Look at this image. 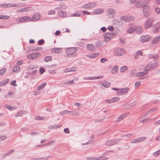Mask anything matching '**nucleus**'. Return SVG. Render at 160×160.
Here are the masks:
<instances>
[{
	"label": "nucleus",
	"mask_w": 160,
	"mask_h": 160,
	"mask_svg": "<svg viewBox=\"0 0 160 160\" xmlns=\"http://www.w3.org/2000/svg\"><path fill=\"white\" fill-rule=\"evenodd\" d=\"M87 48L90 51L93 52L95 51L94 46L92 44H88L87 45Z\"/></svg>",
	"instance_id": "16"
},
{
	"label": "nucleus",
	"mask_w": 160,
	"mask_h": 160,
	"mask_svg": "<svg viewBox=\"0 0 160 160\" xmlns=\"http://www.w3.org/2000/svg\"><path fill=\"white\" fill-rule=\"evenodd\" d=\"M138 138L140 142H141L143 141L144 140L146 139V138L145 137H142Z\"/></svg>",
	"instance_id": "64"
},
{
	"label": "nucleus",
	"mask_w": 160,
	"mask_h": 160,
	"mask_svg": "<svg viewBox=\"0 0 160 160\" xmlns=\"http://www.w3.org/2000/svg\"><path fill=\"white\" fill-rule=\"evenodd\" d=\"M155 11L158 14H160V8L157 7L155 9Z\"/></svg>",
	"instance_id": "50"
},
{
	"label": "nucleus",
	"mask_w": 160,
	"mask_h": 160,
	"mask_svg": "<svg viewBox=\"0 0 160 160\" xmlns=\"http://www.w3.org/2000/svg\"><path fill=\"white\" fill-rule=\"evenodd\" d=\"M6 71V68H4L0 70V76L2 75Z\"/></svg>",
	"instance_id": "46"
},
{
	"label": "nucleus",
	"mask_w": 160,
	"mask_h": 160,
	"mask_svg": "<svg viewBox=\"0 0 160 160\" xmlns=\"http://www.w3.org/2000/svg\"><path fill=\"white\" fill-rule=\"evenodd\" d=\"M89 3L90 8L94 7L97 4L95 2H92V3Z\"/></svg>",
	"instance_id": "56"
},
{
	"label": "nucleus",
	"mask_w": 160,
	"mask_h": 160,
	"mask_svg": "<svg viewBox=\"0 0 160 160\" xmlns=\"http://www.w3.org/2000/svg\"><path fill=\"white\" fill-rule=\"evenodd\" d=\"M119 99L120 98L119 97H114L111 99V103L119 101Z\"/></svg>",
	"instance_id": "37"
},
{
	"label": "nucleus",
	"mask_w": 160,
	"mask_h": 160,
	"mask_svg": "<svg viewBox=\"0 0 160 160\" xmlns=\"http://www.w3.org/2000/svg\"><path fill=\"white\" fill-rule=\"evenodd\" d=\"M52 59V57L50 56H48L45 57L44 58V61L46 62H48L51 61Z\"/></svg>",
	"instance_id": "38"
},
{
	"label": "nucleus",
	"mask_w": 160,
	"mask_h": 160,
	"mask_svg": "<svg viewBox=\"0 0 160 160\" xmlns=\"http://www.w3.org/2000/svg\"><path fill=\"white\" fill-rule=\"evenodd\" d=\"M119 139L112 140H111V145H113L119 142Z\"/></svg>",
	"instance_id": "39"
},
{
	"label": "nucleus",
	"mask_w": 160,
	"mask_h": 160,
	"mask_svg": "<svg viewBox=\"0 0 160 160\" xmlns=\"http://www.w3.org/2000/svg\"><path fill=\"white\" fill-rule=\"evenodd\" d=\"M58 15L61 17H65L66 16L67 14L64 11H61L58 12Z\"/></svg>",
	"instance_id": "26"
},
{
	"label": "nucleus",
	"mask_w": 160,
	"mask_h": 160,
	"mask_svg": "<svg viewBox=\"0 0 160 160\" xmlns=\"http://www.w3.org/2000/svg\"><path fill=\"white\" fill-rule=\"evenodd\" d=\"M112 23L114 24H115L117 26V24L118 23V21L114 19L112 21Z\"/></svg>",
	"instance_id": "62"
},
{
	"label": "nucleus",
	"mask_w": 160,
	"mask_h": 160,
	"mask_svg": "<svg viewBox=\"0 0 160 160\" xmlns=\"http://www.w3.org/2000/svg\"><path fill=\"white\" fill-rule=\"evenodd\" d=\"M70 72L76 71L77 70V68L75 67H73L70 68Z\"/></svg>",
	"instance_id": "61"
},
{
	"label": "nucleus",
	"mask_w": 160,
	"mask_h": 160,
	"mask_svg": "<svg viewBox=\"0 0 160 160\" xmlns=\"http://www.w3.org/2000/svg\"><path fill=\"white\" fill-rule=\"evenodd\" d=\"M71 115L73 116H78L79 115V112L76 111H70Z\"/></svg>",
	"instance_id": "35"
},
{
	"label": "nucleus",
	"mask_w": 160,
	"mask_h": 160,
	"mask_svg": "<svg viewBox=\"0 0 160 160\" xmlns=\"http://www.w3.org/2000/svg\"><path fill=\"white\" fill-rule=\"evenodd\" d=\"M160 154V149L157 152H154L153 153V155L155 156H157Z\"/></svg>",
	"instance_id": "60"
},
{
	"label": "nucleus",
	"mask_w": 160,
	"mask_h": 160,
	"mask_svg": "<svg viewBox=\"0 0 160 160\" xmlns=\"http://www.w3.org/2000/svg\"><path fill=\"white\" fill-rule=\"evenodd\" d=\"M20 67L18 66H14L13 68V71L14 72H17L20 71Z\"/></svg>",
	"instance_id": "32"
},
{
	"label": "nucleus",
	"mask_w": 160,
	"mask_h": 160,
	"mask_svg": "<svg viewBox=\"0 0 160 160\" xmlns=\"http://www.w3.org/2000/svg\"><path fill=\"white\" fill-rule=\"evenodd\" d=\"M135 30V25L134 24H132L130 25L127 31V32L130 34L132 33Z\"/></svg>",
	"instance_id": "15"
},
{
	"label": "nucleus",
	"mask_w": 160,
	"mask_h": 160,
	"mask_svg": "<svg viewBox=\"0 0 160 160\" xmlns=\"http://www.w3.org/2000/svg\"><path fill=\"white\" fill-rule=\"evenodd\" d=\"M56 12L54 10H51L49 11L48 13V15H51V14H55Z\"/></svg>",
	"instance_id": "58"
},
{
	"label": "nucleus",
	"mask_w": 160,
	"mask_h": 160,
	"mask_svg": "<svg viewBox=\"0 0 160 160\" xmlns=\"http://www.w3.org/2000/svg\"><path fill=\"white\" fill-rule=\"evenodd\" d=\"M103 12V10L102 9L97 8L94 10L93 11V13L94 14H98Z\"/></svg>",
	"instance_id": "24"
},
{
	"label": "nucleus",
	"mask_w": 160,
	"mask_h": 160,
	"mask_svg": "<svg viewBox=\"0 0 160 160\" xmlns=\"http://www.w3.org/2000/svg\"><path fill=\"white\" fill-rule=\"evenodd\" d=\"M158 63L156 62L153 64H148L145 68V71L144 72H139L137 73V77H141L148 73V71L155 68L158 66Z\"/></svg>",
	"instance_id": "1"
},
{
	"label": "nucleus",
	"mask_w": 160,
	"mask_h": 160,
	"mask_svg": "<svg viewBox=\"0 0 160 160\" xmlns=\"http://www.w3.org/2000/svg\"><path fill=\"white\" fill-rule=\"evenodd\" d=\"M156 118H154L152 119H150V118H147L143 120V123H147V122H150V121H154L156 119Z\"/></svg>",
	"instance_id": "34"
},
{
	"label": "nucleus",
	"mask_w": 160,
	"mask_h": 160,
	"mask_svg": "<svg viewBox=\"0 0 160 160\" xmlns=\"http://www.w3.org/2000/svg\"><path fill=\"white\" fill-rule=\"evenodd\" d=\"M105 38V41L108 42L110 40V33H106L104 35Z\"/></svg>",
	"instance_id": "22"
},
{
	"label": "nucleus",
	"mask_w": 160,
	"mask_h": 160,
	"mask_svg": "<svg viewBox=\"0 0 160 160\" xmlns=\"http://www.w3.org/2000/svg\"><path fill=\"white\" fill-rule=\"evenodd\" d=\"M128 69V68L127 66H122L120 69V71L122 72H123L127 71Z\"/></svg>",
	"instance_id": "33"
},
{
	"label": "nucleus",
	"mask_w": 160,
	"mask_h": 160,
	"mask_svg": "<svg viewBox=\"0 0 160 160\" xmlns=\"http://www.w3.org/2000/svg\"><path fill=\"white\" fill-rule=\"evenodd\" d=\"M102 85L105 88H107L109 87L110 83L108 82H103L102 83Z\"/></svg>",
	"instance_id": "36"
},
{
	"label": "nucleus",
	"mask_w": 160,
	"mask_h": 160,
	"mask_svg": "<svg viewBox=\"0 0 160 160\" xmlns=\"http://www.w3.org/2000/svg\"><path fill=\"white\" fill-rule=\"evenodd\" d=\"M149 58H153L155 60H158V59L159 57L158 55L150 54L148 56Z\"/></svg>",
	"instance_id": "28"
},
{
	"label": "nucleus",
	"mask_w": 160,
	"mask_h": 160,
	"mask_svg": "<svg viewBox=\"0 0 160 160\" xmlns=\"http://www.w3.org/2000/svg\"><path fill=\"white\" fill-rule=\"evenodd\" d=\"M154 21V18L152 17L148 18L146 20L144 28L145 29H147L150 28L152 26V23Z\"/></svg>",
	"instance_id": "4"
},
{
	"label": "nucleus",
	"mask_w": 160,
	"mask_h": 160,
	"mask_svg": "<svg viewBox=\"0 0 160 160\" xmlns=\"http://www.w3.org/2000/svg\"><path fill=\"white\" fill-rule=\"evenodd\" d=\"M32 9L30 7H26L21 9H18L17 10V12H21L31 10Z\"/></svg>",
	"instance_id": "18"
},
{
	"label": "nucleus",
	"mask_w": 160,
	"mask_h": 160,
	"mask_svg": "<svg viewBox=\"0 0 160 160\" xmlns=\"http://www.w3.org/2000/svg\"><path fill=\"white\" fill-rule=\"evenodd\" d=\"M111 38L114 37V36L116 35L118 32V28H113L111 27Z\"/></svg>",
	"instance_id": "9"
},
{
	"label": "nucleus",
	"mask_w": 160,
	"mask_h": 160,
	"mask_svg": "<svg viewBox=\"0 0 160 160\" xmlns=\"http://www.w3.org/2000/svg\"><path fill=\"white\" fill-rule=\"evenodd\" d=\"M81 8L83 9H87L90 8L89 3L83 5L81 7Z\"/></svg>",
	"instance_id": "40"
},
{
	"label": "nucleus",
	"mask_w": 160,
	"mask_h": 160,
	"mask_svg": "<svg viewBox=\"0 0 160 160\" xmlns=\"http://www.w3.org/2000/svg\"><path fill=\"white\" fill-rule=\"evenodd\" d=\"M93 80L98 79H99V78H103V76H96V77H93Z\"/></svg>",
	"instance_id": "63"
},
{
	"label": "nucleus",
	"mask_w": 160,
	"mask_h": 160,
	"mask_svg": "<svg viewBox=\"0 0 160 160\" xmlns=\"http://www.w3.org/2000/svg\"><path fill=\"white\" fill-rule=\"evenodd\" d=\"M152 38V37L149 35H144L142 36L140 38V41L141 43L147 42L150 41Z\"/></svg>",
	"instance_id": "5"
},
{
	"label": "nucleus",
	"mask_w": 160,
	"mask_h": 160,
	"mask_svg": "<svg viewBox=\"0 0 160 160\" xmlns=\"http://www.w3.org/2000/svg\"><path fill=\"white\" fill-rule=\"evenodd\" d=\"M18 21L21 22H28L31 21V18L28 16H24L20 18Z\"/></svg>",
	"instance_id": "12"
},
{
	"label": "nucleus",
	"mask_w": 160,
	"mask_h": 160,
	"mask_svg": "<svg viewBox=\"0 0 160 160\" xmlns=\"http://www.w3.org/2000/svg\"><path fill=\"white\" fill-rule=\"evenodd\" d=\"M46 82H44L42 83L41 85H39L38 87V89L40 90L42 89L43 88L44 86L46 85Z\"/></svg>",
	"instance_id": "44"
},
{
	"label": "nucleus",
	"mask_w": 160,
	"mask_h": 160,
	"mask_svg": "<svg viewBox=\"0 0 160 160\" xmlns=\"http://www.w3.org/2000/svg\"><path fill=\"white\" fill-rule=\"evenodd\" d=\"M129 89L128 88H124L119 90V91L117 92V95H122L123 94H126Z\"/></svg>",
	"instance_id": "11"
},
{
	"label": "nucleus",
	"mask_w": 160,
	"mask_h": 160,
	"mask_svg": "<svg viewBox=\"0 0 160 160\" xmlns=\"http://www.w3.org/2000/svg\"><path fill=\"white\" fill-rule=\"evenodd\" d=\"M136 71L134 70H132L131 71V75L132 76H134L135 75H136L137 74H136ZM137 77V76H136Z\"/></svg>",
	"instance_id": "59"
},
{
	"label": "nucleus",
	"mask_w": 160,
	"mask_h": 160,
	"mask_svg": "<svg viewBox=\"0 0 160 160\" xmlns=\"http://www.w3.org/2000/svg\"><path fill=\"white\" fill-rule=\"evenodd\" d=\"M111 18L112 17V18H114V16L115 15V11L114 9H111Z\"/></svg>",
	"instance_id": "48"
},
{
	"label": "nucleus",
	"mask_w": 160,
	"mask_h": 160,
	"mask_svg": "<svg viewBox=\"0 0 160 160\" xmlns=\"http://www.w3.org/2000/svg\"><path fill=\"white\" fill-rule=\"evenodd\" d=\"M44 41L43 39H41L38 41V44L41 45L44 44Z\"/></svg>",
	"instance_id": "53"
},
{
	"label": "nucleus",
	"mask_w": 160,
	"mask_h": 160,
	"mask_svg": "<svg viewBox=\"0 0 160 160\" xmlns=\"http://www.w3.org/2000/svg\"><path fill=\"white\" fill-rule=\"evenodd\" d=\"M61 127V126H59L55 124L52 127V129H55L57 128H58Z\"/></svg>",
	"instance_id": "57"
},
{
	"label": "nucleus",
	"mask_w": 160,
	"mask_h": 160,
	"mask_svg": "<svg viewBox=\"0 0 160 160\" xmlns=\"http://www.w3.org/2000/svg\"><path fill=\"white\" fill-rule=\"evenodd\" d=\"M149 0L139 1L136 2L135 4V6L137 8L144 7L149 3Z\"/></svg>",
	"instance_id": "6"
},
{
	"label": "nucleus",
	"mask_w": 160,
	"mask_h": 160,
	"mask_svg": "<svg viewBox=\"0 0 160 160\" xmlns=\"http://www.w3.org/2000/svg\"><path fill=\"white\" fill-rule=\"evenodd\" d=\"M10 16L8 15H0V19H8Z\"/></svg>",
	"instance_id": "45"
},
{
	"label": "nucleus",
	"mask_w": 160,
	"mask_h": 160,
	"mask_svg": "<svg viewBox=\"0 0 160 160\" xmlns=\"http://www.w3.org/2000/svg\"><path fill=\"white\" fill-rule=\"evenodd\" d=\"M7 138V137L5 135H0V140H4Z\"/></svg>",
	"instance_id": "51"
},
{
	"label": "nucleus",
	"mask_w": 160,
	"mask_h": 160,
	"mask_svg": "<svg viewBox=\"0 0 160 160\" xmlns=\"http://www.w3.org/2000/svg\"><path fill=\"white\" fill-rule=\"evenodd\" d=\"M155 25L154 26L153 30V32L154 33H158L159 32V29L157 27H155Z\"/></svg>",
	"instance_id": "43"
},
{
	"label": "nucleus",
	"mask_w": 160,
	"mask_h": 160,
	"mask_svg": "<svg viewBox=\"0 0 160 160\" xmlns=\"http://www.w3.org/2000/svg\"><path fill=\"white\" fill-rule=\"evenodd\" d=\"M143 53L141 51H138L136 52L134 55V58L136 59L138 58V55L142 56L143 55Z\"/></svg>",
	"instance_id": "29"
},
{
	"label": "nucleus",
	"mask_w": 160,
	"mask_h": 160,
	"mask_svg": "<svg viewBox=\"0 0 160 160\" xmlns=\"http://www.w3.org/2000/svg\"><path fill=\"white\" fill-rule=\"evenodd\" d=\"M134 103L133 102L127 103L126 104V109H129L131 108L134 105Z\"/></svg>",
	"instance_id": "25"
},
{
	"label": "nucleus",
	"mask_w": 160,
	"mask_h": 160,
	"mask_svg": "<svg viewBox=\"0 0 160 160\" xmlns=\"http://www.w3.org/2000/svg\"><path fill=\"white\" fill-rule=\"evenodd\" d=\"M98 53H94L88 54L87 55V57L88 58H95L96 57L98 56Z\"/></svg>",
	"instance_id": "20"
},
{
	"label": "nucleus",
	"mask_w": 160,
	"mask_h": 160,
	"mask_svg": "<svg viewBox=\"0 0 160 160\" xmlns=\"http://www.w3.org/2000/svg\"><path fill=\"white\" fill-rule=\"evenodd\" d=\"M119 67L118 66H114L112 70V72L113 73H116L118 71Z\"/></svg>",
	"instance_id": "30"
},
{
	"label": "nucleus",
	"mask_w": 160,
	"mask_h": 160,
	"mask_svg": "<svg viewBox=\"0 0 160 160\" xmlns=\"http://www.w3.org/2000/svg\"><path fill=\"white\" fill-rule=\"evenodd\" d=\"M78 50L77 48L71 47L66 49L65 52L68 55H72L74 54Z\"/></svg>",
	"instance_id": "7"
},
{
	"label": "nucleus",
	"mask_w": 160,
	"mask_h": 160,
	"mask_svg": "<svg viewBox=\"0 0 160 160\" xmlns=\"http://www.w3.org/2000/svg\"><path fill=\"white\" fill-rule=\"evenodd\" d=\"M129 114V112H126L120 115L117 119L116 122H118L122 121L125 117L128 116Z\"/></svg>",
	"instance_id": "13"
},
{
	"label": "nucleus",
	"mask_w": 160,
	"mask_h": 160,
	"mask_svg": "<svg viewBox=\"0 0 160 160\" xmlns=\"http://www.w3.org/2000/svg\"><path fill=\"white\" fill-rule=\"evenodd\" d=\"M11 85L13 86H17V85L16 84V81L15 80L12 81L11 82Z\"/></svg>",
	"instance_id": "55"
},
{
	"label": "nucleus",
	"mask_w": 160,
	"mask_h": 160,
	"mask_svg": "<svg viewBox=\"0 0 160 160\" xmlns=\"http://www.w3.org/2000/svg\"><path fill=\"white\" fill-rule=\"evenodd\" d=\"M41 17V16L38 13H36L32 16V18L31 19V21H37Z\"/></svg>",
	"instance_id": "14"
},
{
	"label": "nucleus",
	"mask_w": 160,
	"mask_h": 160,
	"mask_svg": "<svg viewBox=\"0 0 160 160\" xmlns=\"http://www.w3.org/2000/svg\"><path fill=\"white\" fill-rule=\"evenodd\" d=\"M113 53L116 56H122L125 53V51L123 48H117L114 50Z\"/></svg>",
	"instance_id": "3"
},
{
	"label": "nucleus",
	"mask_w": 160,
	"mask_h": 160,
	"mask_svg": "<svg viewBox=\"0 0 160 160\" xmlns=\"http://www.w3.org/2000/svg\"><path fill=\"white\" fill-rule=\"evenodd\" d=\"M41 54L39 53H34L31 54H28L27 56L28 58L32 59H35L41 56Z\"/></svg>",
	"instance_id": "10"
},
{
	"label": "nucleus",
	"mask_w": 160,
	"mask_h": 160,
	"mask_svg": "<svg viewBox=\"0 0 160 160\" xmlns=\"http://www.w3.org/2000/svg\"><path fill=\"white\" fill-rule=\"evenodd\" d=\"M92 160H107L108 158L105 157H100L98 158L92 157Z\"/></svg>",
	"instance_id": "23"
},
{
	"label": "nucleus",
	"mask_w": 160,
	"mask_h": 160,
	"mask_svg": "<svg viewBox=\"0 0 160 160\" xmlns=\"http://www.w3.org/2000/svg\"><path fill=\"white\" fill-rule=\"evenodd\" d=\"M5 107L9 110H14L15 109V108L11 107L8 105H5Z\"/></svg>",
	"instance_id": "41"
},
{
	"label": "nucleus",
	"mask_w": 160,
	"mask_h": 160,
	"mask_svg": "<svg viewBox=\"0 0 160 160\" xmlns=\"http://www.w3.org/2000/svg\"><path fill=\"white\" fill-rule=\"evenodd\" d=\"M159 41H160V36L154 38L151 42L153 44L157 43Z\"/></svg>",
	"instance_id": "17"
},
{
	"label": "nucleus",
	"mask_w": 160,
	"mask_h": 160,
	"mask_svg": "<svg viewBox=\"0 0 160 160\" xmlns=\"http://www.w3.org/2000/svg\"><path fill=\"white\" fill-rule=\"evenodd\" d=\"M56 53H59L62 52V49L59 48H55Z\"/></svg>",
	"instance_id": "54"
},
{
	"label": "nucleus",
	"mask_w": 160,
	"mask_h": 160,
	"mask_svg": "<svg viewBox=\"0 0 160 160\" xmlns=\"http://www.w3.org/2000/svg\"><path fill=\"white\" fill-rule=\"evenodd\" d=\"M69 112L70 111L68 110H63L62 112H60V114L62 115H63L64 114L69 113Z\"/></svg>",
	"instance_id": "49"
},
{
	"label": "nucleus",
	"mask_w": 160,
	"mask_h": 160,
	"mask_svg": "<svg viewBox=\"0 0 160 160\" xmlns=\"http://www.w3.org/2000/svg\"><path fill=\"white\" fill-rule=\"evenodd\" d=\"M8 79H5L2 81L0 82V86H3L6 84L8 83L9 81Z\"/></svg>",
	"instance_id": "31"
},
{
	"label": "nucleus",
	"mask_w": 160,
	"mask_h": 160,
	"mask_svg": "<svg viewBox=\"0 0 160 160\" xmlns=\"http://www.w3.org/2000/svg\"><path fill=\"white\" fill-rule=\"evenodd\" d=\"M45 119V117L40 116H36L35 118V119L36 120H44Z\"/></svg>",
	"instance_id": "42"
},
{
	"label": "nucleus",
	"mask_w": 160,
	"mask_h": 160,
	"mask_svg": "<svg viewBox=\"0 0 160 160\" xmlns=\"http://www.w3.org/2000/svg\"><path fill=\"white\" fill-rule=\"evenodd\" d=\"M141 84L140 82H135V88H137Z\"/></svg>",
	"instance_id": "52"
},
{
	"label": "nucleus",
	"mask_w": 160,
	"mask_h": 160,
	"mask_svg": "<svg viewBox=\"0 0 160 160\" xmlns=\"http://www.w3.org/2000/svg\"><path fill=\"white\" fill-rule=\"evenodd\" d=\"M143 16L146 17L149 16L151 13V10L150 7L146 5L142 8Z\"/></svg>",
	"instance_id": "2"
},
{
	"label": "nucleus",
	"mask_w": 160,
	"mask_h": 160,
	"mask_svg": "<svg viewBox=\"0 0 160 160\" xmlns=\"http://www.w3.org/2000/svg\"><path fill=\"white\" fill-rule=\"evenodd\" d=\"M94 135H92L91 137V140L85 143H82V145H85L89 144L92 143L94 141Z\"/></svg>",
	"instance_id": "19"
},
{
	"label": "nucleus",
	"mask_w": 160,
	"mask_h": 160,
	"mask_svg": "<svg viewBox=\"0 0 160 160\" xmlns=\"http://www.w3.org/2000/svg\"><path fill=\"white\" fill-rule=\"evenodd\" d=\"M54 142H55V141L52 140V141L49 142L48 143H47L46 144H43V145H42V146H46L50 145H51L52 144V143H54Z\"/></svg>",
	"instance_id": "47"
},
{
	"label": "nucleus",
	"mask_w": 160,
	"mask_h": 160,
	"mask_svg": "<svg viewBox=\"0 0 160 160\" xmlns=\"http://www.w3.org/2000/svg\"><path fill=\"white\" fill-rule=\"evenodd\" d=\"M120 19L126 22H131L134 21L135 18L133 16H124L121 17Z\"/></svg>",
	"instance_id": "8"
},
{
	"label": "nucleus",
	"mask_w": 160,
	"mask_h": 160,
	"mask_svg": "<svg viewBox=\"0 0 160 160\" xmlns=\"http://www.w3.org/2000/svg\"><path fill=\"white\" fill-rule=\"evenodd\" d=\"M135 30L138 34L142 33L143 31L142 28L140 26H138L137 27H135Z\"/></svg>",
	"instance_id": "21"
},
{
	"label": "nucleus",
	"mask_w": 160,
	"mask_h": 160,
	"mask_svg": "<svg viewBox=\"0 0 160 160\" xmlns=\"http://www.w3.org/2000/svg\"><path fill=\"white\" fill-rule=\"evenodd\" d=\"M51 156H48L47 157L40 158H33L31 159V160H47L51 157Z\"/></svg>",
	"instance_id": "27"
}]
</instances>
